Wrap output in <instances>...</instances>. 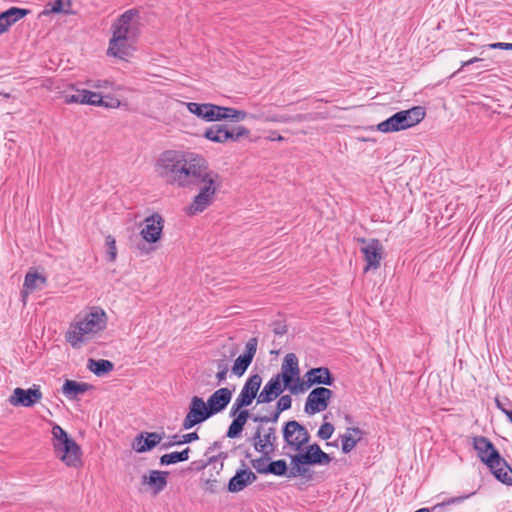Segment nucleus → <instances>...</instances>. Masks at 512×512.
<instances>
[{"label":"nucleus","mask_w":512,"mask_h":512,"mask_svg":"<svg viewBox=\"0 0 512 512\" xmlns=\"http://www.w3.org/2000/svg\"><path fill=\"white\" fill-rule=\"evenodd\" d=\"M140 26L138 10L129 9L120 15L111 26L112 37L109 40L107 55L128 61L136 51Z\"/></svg>","instance_id":"f257e3e1"},{"label":"nucleus","mask_w":512,"mask_h":512,"mask_svg":"<svg viewBox=\"0 0 512 512\" xmlns=\"http://www.w3.org/2000/svg\"><path fill=\"white\" fill-rule=\"evenodd\" d=\"M222 185V176L217 171L211 169L208 164L192 186V188L197 189V194H195L191 203L187 206L186 214L194 216L210 207L216 200L217 193L221 190Z\"/></svg>","instance_id":"f03ea898"},{"label":"nucleus","mask_w":512,"mask_h":512,"mask_svg":"<svg viewBox=\"0 0 512 512\" xmlns=\"http://www.w3.org/2000/svg\"><path fill=\"white\" fill-rule=\"evenodd\" d=\"M106 314L102 309L94 308L81 320L72 323L66 332V340L73 348L81 344L106 327Z\"/></svg>","instance_id":"7ed1b4c3"},{"label":"nucleus","mask_w":512,"mask_h":512,"mask_svg":"<svg viewBox=\"0 0 512 512\" xmlns=\"http://www.w3.org/2000/svg\"><path fill=\"white\" fill-rule=\"evenodd\" d=\"M473 447L477 451L480 460L492 470L498 480L506 484H512V469L488 438L484 436L474 437Z\"/></svg>","instance_id":"20e7f679"},{"label":"nucleus","mask_w":512,"mask_h":512,"mask_svg":"<svg viewBox=\"0 0 512 512\" xmlns=\"http://www.w3.org/2000/svg\"><path fill=\"white\" fill-rule=\"evenodd\" d=\"M291 469L288 478L306 477L309 473L308 465H328L332 458L324 452L317 443L306 445L301 452L290 455Z\"/></svg>","instance_id":"39448f33"},{"label":"nucleus","mask_w":512,"mask_h":512,"mask_svg":"<svg viewBox=\"0 0 512 512\" xmlns=\"http://www.w3.org/2000/svg\"><path fill=\"white\" fill-rule=\"evenodd\" d=\"M188 153L189 152L179 150H167L163 152L155 164L157 175L165 183L175 187Z\"/></svg>","instance_id":"423d86ee"},{"label":"nucleus","mask_w":512,"mask_h":512,"mask_svg":"<svg viewBox=\"0 0 512 512\" xmlns=\"http://www.w3.org/2000/svg\"><path fill=\"white\" fill-rule=\"evenodd\" d=\"M426 115L425 109L415 106L402 110L377 125V130L382 133L398 132L411 128L420 123Z\"/></svg>","instance_id":"0eeeda50"},{"label":"nucleus","mask_w":512,"mask_h":512,"mask_svg":"<svg viewBox=\"0 0 512 512\" xmlns=\"http://www.w3.org/2000/svg\"><path fill=\"white\" fill-rule=\"evenodd\" d=\"M207 165L208 161L202 155L189 152L175 187L192 189Z\"/></svg>","instance_id":"6e6552de"},{"label":"nucleus","mask_w":512,"mask_h":512,"mask_svg":"<svg viewBox=\"0 0 512 512\" xmlns=\"http://www.w3.org/2000/svg\"><path fill=\"white\" fill-rule=\"evenodd\" d=\"M250 131L244 126H232L228 124H216L207 128L204 137L215 143L237 142L243 137L249 136Z\"/></svg>","instance_id":"1a4fd4ad"},{"label":"nucleus","mask_w":512,"mask_h":512,"mask_svg":"<svg viewBox=\"0 0 512 512\" xmlns=\"http://www.w3.org/2000/svg\"><path fill=\"white\" fill-rule=\"evenodd\" d=\"M286 446L293 452H301L310 441L308 430L296 420L286 422L282 429Z\"/></svg>","instance_id":"9d476101"},{"label":"nucleus","mask_w":512,"mask_h":512,"mask_svg":"<svg viewBox=\"0 0 512 512\" xmlns=\"http://www.w3.org/2000/svg\"><path fill=\"white\" fill-rule=\"evenodd\" d=\"M275 376L279 377L284 387L292 394H300V391L294 389L299 383H303V380L300 378L298 358L294 353L286 354L281 365V372Z\"/></svg>","instance_id":"9b49d317"},{"label":"nucleus","mask_w":512,"mask_h":512,"mask_svg":"<svg viewBox=\"0 0 512 512\" xmlns=\"http://www.w3.org/2000/svg\"><path fill=\"white\" fill-rule=\"evenodd\" d=\"M53 447L56 456L68 467L78 468L82 465L81 448L73 439L53 442Z\"/></svg>","instance_id":"f8f14e48"},{"label":"nucleus","mask_w":512,"mask_h":512,"mask_svg":"<svg viewBox=\"0 0 512 512\" xmlns=\"http://www.w3.org/2000/svg\"><path fill=\"white\" fill-rule=\"evenodd\" d=\"M246 118L247 113L243 110L207 103L204 121L216 122L222 120H230L231 122H240Z\"/></svg>","instance_id":"ddd939ff"},{"label":"nucleus","mask_w":512,"mask_h":512,"mask_svg":"<svg viewBox=\"0 0 512 512\" xmlns=\"http://www.w3.org/2000/svg\"><path fill=\"white\" fill-rule=\"evenodd\" d=\"M253 446L257 452L262 453L265 456L270 455L275 451L276 448V428L258 426L251 438Z\"/></svg>","instance_id":"4468645a"},{"label":"nucleus","mask_w":512,"mask_h":512,"mask_svg":"<svg viewBox=\"0 0 512 512\" xmlns=\"http://www.w3.org/2000/svg\"><path fill=\"white\" fill-rule=\"evenodd\" d=\"M211 417L204 400L199 396H193L189 404V411L182 422L184 430L191 429L197 424L203 423Z\"/></svg>","instance_id":"2eb2a0df"},{"label":"nucleus","mask_w":512,"mask_h":512,"mask_svg":"<svg viewBox=\"0 0 512 512\" xmlns=\"http://www.w3.org/2000/svg\"><path fill=\"white\" fill-rule=\"evenodd\" d=\"M333 396L332 390L326 387L314 388L307 396L304 411L308 415H314L327 409Z\"/></svg>","instance_id":"dca6fc26"},{"label":"nucleus","mask_w":512,"mask_h":512,"mask_svg":"<svg viewBox=\"0 0 512 512\" xmlns=\"http://www.w3.org/2000/svg\"><path fill=\"white\" fill-rule=\"evenodd\" d=\"M359 241L364 244V246L360 249L366 261L364 272H368L369 270H377L380 267L382 260V244L377 239H371L367 241L364 238H361Z\"/></svg>","instance_id":"f3484780"},{"label":"nucleus","mask_w":512,"mask_h":512,"mask_svg":"<svg viewBox=\"0 0 512 512\" xmlns=\"http://www.w3.org/2000/svg\"><path fill=\"white\" fill-rule=\"evenodd\" d=\"M305 378L306 380H303V383H299L298 386L294 387V389L300 391V393H304L315 384L330 386L334 382L333 376L331 375L329 369L326 367L310 369L308 372H306Z\"/></svg>","instance_id":"a211bd4d"},{"label":"nucleus","mask_w":512,"mask_h":512,"mask_svg":"<svg viewBox=\"0 0 512 512\" xmlns=\"http://www.w3.org/2000/svg\"><path fill=\"white\" fill-rule=\"evenodd\" d=\"M42 399V392L39 386L34 385L29 389L15 388L9 397V403L12 406L32 407Z\"/></svg>","instance_id":"6ab92c4d"},{"label":"nucleus","mask_w":512,"mask_h":512,"mask_svg":"<svg viewBox=\"0 0 512 512\" xmlns=\"http://www.w3.org/2000/svg\"><path fill=\"white\" fill-rule=\"evenodd\" d=\"M163 227V217L158 213H154L145 218L144 227L142 228L140 235L146 242L155 243L161 239Z\"/></svg>","instance_id":"aec40b11"},{"label":"nucleus","mask_w":512,"mask_h":512,"mask_svg":"<svg viewBox=\"0 0 512 512\" xmlns=\"http://www.w3.org/2000/svg\"><path fill=\"white\" fill-rule=\"evenodd\" d=\"M257 345L258 340L255 337L250 338L247 341L244 353L236 358L232 366L231 370L234 375L238 377L244 375V373L246 372V370L253 361V358L257 351Z\"/></svg>","instance_id":"412c9836"},{"label":"nucleus","mask_w":512,"mask_h":512,"mask_svg":"<svg viewBox=\"0 0 512 512\" xmlns=\"http://www.w3.org/2000/svg\"><path fill=\"white\" fill-rule=\"evenodd\" d=\"M261 384L262 377L259 374L250 375L237 396L238 401L250 406L253 400L258 396Z\"/></svg>","instance_id":"4be33fe9"},{"label":"nucleus","mask_w":512,"mask_h":512,"mask_svg":"<svg viewBox=\"0 0 512 512\" xmlns=\"http://www.w3.org/2000/svg\"><path fill=\"white\" fill-rule=\"evenodd\" d=\"M232 398V391L229 388L223 387L216 390L207 400L206 406L211 416L223 411L230 403Z\"/></svg>","instance_id":"5701e85b"},{"label":"nucleus","mask_w":512,"mask_h":512,"mask_svg":"<svg viewBox=\"0 0 512 512\" xmlns=\"http://www.w3.org/2000/svg\"><path fill=\"white\" fill-rule=\"evenodd\" d=\"M285 387L279 377L273 376L257 396V404L270 403L279 397Z\"/></svg>","instance_id":"b1692460"},{"label":"nucleus","mask_w":512,"mask_h":512,"mask_svg":"<svg viewBox=\"0 0 512 512\" xmlns=\"http://www.w3.org/2000/svg\"><path fill=\"white\" fill-rule=\"evenodd\" d=\"M163 436L157 432H141L133 442V449L138 453L152 450L162 441Z\"/></svg>","instance_id":"393cba45"},{"label":"nucleus","mask_w":512,"mask_h":512,"mask_svg":"<svg viewBox=\"0 0 512 512\" xmlns=\"http://www.w3.org/2000/svg\"><path fill=\"white\" fill-rule=\"evenodd\" d=\"M47 283V277L34 269H30L24 278L21 295L23 300L32 292L42 289Z\"/></svg>","instance_id":"a878e982"},{"label":"nucleus","mask_w":512,"mask_h":512,"mask_svg":"<svg viewBox=\"0 0 512 512\" xmlns=\"http://www.w3.org/2000/svg\"><path fill=\"white\" fill-rule=\"evenodd\" d=\"M168 475L167 471L151 470L149 475L142 476V484L149 486L154 494H158L167 486Z\"/></svg>","instance_id":"bb28decb"},{"label":"nucleus","mask_w":512,"mask_h":512,"mask_svg":"<svg viewBox=\"0 0 512 512\" xmlns=\"http://www.w3.org/2000/svg\"><path fill=\"white\" fill-rule=\"evenodd\" d=\"M256 475L249 469H243L236 472L228 483V491L236 493L242 491L245 487L256 481Z\"/></svg>","instance_id":"cd10ccee"},{"label":"nucleus","mask_w":512,"mask_h":512,"mask_svg":"<svg viewBox=\"0 0 512 512\" xmlns=\"http://www.w3.org/2000/svg\"><path fill=\"white\" fill-rule=\"evenodd\" d=\"M343 453L351 452L363 438V431L358 427L347 428V433L340 436Z\"/></svg>","instance_id":"c85d7f7f"},{"label":"nucleus","mask_w":512,"mask_h":512,"mask_svg":"<svg viewBox=\"0 0 512 512\" xmlns=\"http://www.w3.org/2000/svg\"><path fill=\"white\" fill-rule=\"evenodd\" d=\"M251 417L248 410L240 412L231 422L226 432V436L230 439L239 437L244 429L245 424Z\"/></svg>","instance_id":"c756f323"},{"label":"nucleus","mask_w":512,"mask_h":512,"mask_svg":"<svg viewBox=\"0 0 512 512\" xmlns=\"http://www.w3.org/2000/svg\"><path fill=\"white\" fill-rule=\"evenodd\" d=\"M90 387L88 383L66 380L62 386V392L68 399L75 400L78 395L84 394Z\"/></svg>","instance_id":"7c9ffc66"},{"label":"nucleus","mask_w":512,"mask_h":512,"mask_svg":"<svg viewBox=\"0 0 512 512\" xmlns=\"http://www.w3.org/2000/svg\"><path fill=\"white\" fill-rule=\"evenodd\" d=\"M87 368L92 371L97 376H103L106 373H109L113 370L114 364L105 359H89Z\"/></svg>","instance_id":"2f4dec72"},{"label":"nucleus","mask_w":512,"mask_h":512,"mask_svg":"<svg viewBox=\"0 0 512 512\" xmlns=\"http://www.w3.org/2000/svg\"><path fill=\"white\" fill-rule=\"evenodd\" d=\"M190 448L187 447L183 451L180 452H172L169 454H164L160 457L161 465H170L178 462L187 461L189 459Z\"/></svg>","instance_id":"473e14b6"},{"label":"nucleus","mask_w":512,"mask_h":512,"mask_svg":"<svg viewBox=\"0 0 512 512\" xmlns=\"http://www.w3.org/2000/svg\"><path fill=\"white\" fill-rule=\"evenodd\" d=\"M85 96L80 100V104L114 107V104H106L100 93L92 92L90 90L84 91Z\"/></svg>","instance_id":"72a5a7b5"},{"label":"nucleus","mask_w":512,"mask_h":512,"mask_svg":"<svg viewBox=\"0 0 512 512\" xmlns=\"http://www.w3.org/2000/svg\"><path fill=\"white\" fill-rule=\"evenodd\" d=\"M267 474H272L275 476H287L289 474L287 463L285 460H276L272 461L267 465Z\"/></svg>","instance_id":"f704fd0d"},{"label":"nucleus","mask_w":512,"mask_h":512,"mask_svg":"<svg viewBox=\"0 0 512 512\" xmlns=\"http://www.w3.org/2000/svg\"><path fill=\"white\" fill-rule=\"evenodd\" d=\"M307 119V115L297 114L295 116L290 115H272L266 118L267 121L271 122H280V123H288V122H301Z\"/></svg>","instance_id":"c9c22d12"},{"label":"nucleus","mask_w":512,"mask_h":512,"mask_svg":"<svg viewBox=\"0 0 512 512\" xmlns=\"http://www.w3.org/2000/svg\"><path fill=\"white\" fill-rule=\"evenodd\" d=\"M4 13L8 14V17L6 18V20L8 22V26L10 27L12 24H14L18 20L22 19L28 13V11L26 9L11 7L10 9L6 10Z\"/></svg>","instance_id":"e433bc0d"},{"label":"nucleus","mask_w":512,"mask_h":512,"mask_svg":"<svg viewBox=\"0 0 512 512\" xmlns=\"http://www.w3.org/2000/svg\"><path fill=\"white\" fill-rule=\"evenodd\" d=\"M185 106L190 113L196 115L198 118L202 120L205 119L207 103L187 102L185 103Z\"/></svg>","instance_id":"4c0bfd02"},{"label":"nucleus","mask_w":512,"mask_h":512,"mask_svg":"<svg viewBox=\"0 0 512 512\" xmlns=\"http://www.w3.org/2000/svg\"><path fill=\"white\" fill-rule=\"evenodd\" d=\"M281 413H282V411H280V410H278V408H276L275 411L272 412L270 415H263V416L253 415L251 418H252L253 422H256V423H269V422L277 423Z\"/></svg>","instance_id":"58836bf2"},{"label":"nucleus","mask_w":512,"mask_h":512,"mask_svg":"<svg viewBox=\"0 0 512 512\" xmlns=\"http://www.w3.org/2000/svg\"><path fill=\"white\" fill-rule=\"evenodd\" d=\"M105 243L107 246V256L108 260L110 262H114L117 257V247H116V240L112 235H108L105 238Z\"/></svg>","instance_id":"ea45409f"},{"label":"nucleus","mask_w":512,"mask_h":512,"mask_svg":"<svg viewBox=\"0 0 512 512\" xmlns=\"http://www.w3.org/2000/svg\"><path fill=\"white\" fill-rule=\"evenodd\" d=\"M220 488V482L216 477H209L204 480L203 489L205 492H208L210 494H214L218 492Z\"/></svg>","instance_id":"a19ab883"},{"label":"nucleus","mask_w":512,"mask_h":512,"mask_svg":"<svg viewBox=\"0 0 512 512\" xmlns=\"http://www.w3.org/2000/svg\"><path fill=\"white\" fill-rule=\"evenodd\" d=\"M333 432H334V426L329 422H324L320 426V428L317 432V436L322 440H328L329 438H331Z\"/></svg>","instance_id":"79ce46f5"},{"label":"nucleus","mask_w":512,"mask_h":512,"mask_svg":"<svg viewBox=\"0 0 512 512\" xmlns=\"http://www.w3.org/2000/svg\"><path fill=\"white\" fill-rule=\"evenodd\" d=\"M269 459L268 456H263L257 459H254L251 461L252 467L259 473V474H267V460Z\"/></svg>","instance_id":"37998d69"},{"label":"nucleus","mask_w":512,"mask_h":512,"mask_svg":"<svg viewBox=\"0 0 512 512\" xmlns=\"http://www.w3.org/2000/svg\"><path fill=\"white\" fill-rule=\"evenodd\" d=\"M52 435L54 442H64L65 440H70L71 438L68 436L66 431L62 429L59 425L55 424L52 427Z\"/></svg>","instance_id":"c03bdc74"},{"label":"nucleus","mask_w":512,"mask_h":512,"mask_svg":"<svg viewBox=\"0 0 512 512\" xmlns=\"http://www.w3.org/2000/svg\"><path fill=\"white\" fill-rule=\"evenodd\" d=\"M291 406H292V398L290 395H282L276 403V408H278V410H280L282 412L290 409Z\"/></svg>","instance_id":"a18cd8bd"},{"label":"nucleus","mask_w":512,"mask_h":512,"mask_svg":"<svg viewBox=\"0 0 512 512\" xmlns=\"http://www.w3.org/2000/svg\"><path fill=\"white\" fill-rule=\"evenodd\" d=\"M84 91H86L85 89H82V90H76V94H72V95H65L64 96V102L66 104H72V103H79L80 104V100L82 98H84L85 96V93Z\"/></svg>","instance_id":"49530a36"},{"label":"nucleus","mask_w":512,"mask_h":512,"mask_svg":"<svg viewBox=\"0 0 512 512\" xmlns=\"http://www.w3.org/2000/svg\"><path fill=\"white\" fill-rule=\"evenodd\" d=\"M246 407H248V406L245 405L244 403H241L236 398L235 401L232 404V407L230 409V413L229 414H230L231 417L235 418L240 412L246 410L245 409Z\"/></svg>","instance_id":"de8ad7c7"},{"label":"nucleus","mask_w":512,"mask_h":512,"mask_svg":"<svg viewBox=\"0 0 512 512\" xmlns=\"http://www.w3.org/2000/svg\"><path fill=\"white\" fill-rule=\"evenodd\" d=\"M198 439H199V435L197 434V432H191V433H187V434L180 436V439L175 440V443L186 444V443H191L193 441H196Z\"/></svg>","instance_id":"09e8293b"},{"label":"nucleus","mask_w":512,"mask_h":512,"mask_svg":"<svg viewBox=\"0 0 512 512\" xmlns=\"http://www.w3.org/2000/svg\"><path fill=\"white\" fill-rule=\"evenodd\" d=\"M88 84L93 87V88H97V89H101V88H111L113 83L110 82L109 80H97V81H89Z\"/></svg>","instance_id":"8fccbe9b"},{"label":"nucleus","mask_w":512,"mask_h":512,"mask_svg":"<svg viewBox=\"0 0 512 512\" xmlns=\"http://www.w3.org/2000/svg\"><path fill=\"white\" fill-rule=\"evenodd\" d=\"M8 17L7 13L0 14V35L4 34L8 31L9 26L6 18Z\"/></svg>","instance_id":"3c124183"},{"label":"nucleus","mask_w":512,"mask_h":512,"mask_svg":"<svg viewBox=\"0 0 512 512\" xmlns=\"http://www.w3.org/2000/svg\"><path fill=\"white\" fill-rule=\"evenodd\" d=\"M489 49L512 50V43L497 42L487 45Z\"/></svg>","instance_id":"603ef678"},{"label":"nucleus","mask_w":512,"mask_h":512,"mask_svg":"<svg viewBox=\"0 0 512 512\" xmlns=\"http://www.w3.org/2000/svg\"><path fill=\"white\" fill-rule=\"evenodd\" d=\"M179 439H180V436H178V435H173V436L171 437V440H170L169 442H167V443H163V444H162L161 448H162V449H168V448H170V447H172V446H174V445H178L177 443H175V440H179Z\"/></svg>","instance_id":"864d4df0"},{"label":"nucleus","mask_w":512,"mask_h":512,"mask_svg":"<svg viewBox=\"0 0 512 512\" xmlns=\"http://www.w3.org/2000/svg\"><path fill=\"white\" fill-rule=\"evenodd\" d=\"M477 62H484V59L478 58V57L471 58V59L463 62L461 68H464L466 66H469V65L477 63Z\"/></svg>","instance_id":"5fc2aeb1"},{"label":"nucleus","mask_w":512,"mask_h":512,"mask_svg":"<svg viewBox=\"0 0 512 512\" xmlns=\"http://www.w3.org/2000/svg\"><path fill=\"white\" fill-rule=\"evenodd\" d=\"M51 11L52 12H56V13H59V12L63 11L61 0H56L55 1V3L53 4V6L51 8Z\"/></svg>","instance_id":"6e6d98bb"},{"label":"nucleus","mask_w":512,"mask_h":512,"mask_svg":"<svg viewBox=\"0 0 512 512\" xmlns=\"http://www.w3.org/2000/svg\"><path fill=\"white\" fill-rule=\"evenodd\" d=\"M217 369L218 371H224V372H228V363L224 360H221V361H218L217 362Z\"/></svg>","instance_id":"4d7b16f0"},{"label":"nucleus","mask_w":512,"mask_h":512,"mask_svg":"<svg viewBox=\"0 0 512 512\" xmlns=\"http://www.w3.org/2000/svg\"><path fill=\"white\" fill-rule=\"evenodd\" d=\"M226 377H227V372L218 371L216 373V378L218 380V384H221L222 382H224L226 380Z\"/></svg>","instance_id":"13d9d810"},{"label":"nucleus","mask_w":512,"mask_h":512,"mask_svg":"<svg viewBox=\"0 0 512 512\" xmlns=\"http://www.w3.org/2000/svg\"><path fill=\"white\" fill-rule=\"evenodd\" d=\"M270 141H283L284 137L278 134L277 132H271L269 136Z\"/></svg>","instance_id":"bf43d9fd"},{"label":"nucleus","mask_w":512,"mask_h":512,"mask_svg":"<svg viewBox=\"0 0 512 512\" xmlns=\"http://www.w3.org/2000/svg\"><path fill=\"white\" fill-rule=\"evenodd\" d=\"M106 104H114L115 106L113 108H116L120 105V101L117 99L111 98L110 101H105Z\"/></svg>","instance_id":"052dcab7"},{"label":"nucleus","mask_w":512,"mask_h":512,"mask_svg":"<svg viewBox=\"0 0 512 512\" xmlns=\"http://www.w3.org/2000/svg\"><path fill=\"white\" fill-rule=\"evenodd\" d=\"M503 413L507 416L509 421L512 423V410H503Z\"/></svg>","instance_id":"680f3d73"},{"label":"nucleus","mask_w":512,"mask_h":512,"mask_svg":"<svg viewBox=\"0 0 512 512\" xmlns=\"http://www.w3.org/2000/svg\"><path fill=\"white\" fill-rule=\"evenodd\" d=\"M496 406H497V408H499L502 412H503V410H507V409L503 406V404H502L498 399H496Z\"/></svg>","instance_id":"e2e57ef3"},{"label":"nucleus","mask_w":512,"mask_h":512,"mask_svg":"<svg viewBox=\"0 0 512 512\" xmlns=\"http://www.w3.org/2000/svg\"><path fill=\"white\" fill-rule=\"evenodd\" d=\"M275 333H276V334H282L283 332H282V331H280V328H277V330H275Z\"/></svg>","instance_id":"0e129e2a"},{"label":"nucleus","mask_w":512,"mask_h":512,"mask_svg":"<svg viewBox=\"0 0 512 512\" xmlns=\"http://www.w3.org/2000/svg\"><path fill=\"white\" fill-rule=\"evenodd\" d=\"M275 333H276V334H282L283 332H282V331H280V328H277V330H275Z\"/></svg>","instance_id":"69168bd1"},{"label":"nucleus","mask_w":512,"mask_h":512,"mask_svg":"<svg viewBox=\"0 0 512 512\" xmlns=\"http://www.w3.org/2000/svg\"><path fill=\"white\" fill-rule=\"evenodd\" d=\"M350 416L349 415H346V420L350 422Z\"/></svg>","instance_id":"338daca9"},{"label":"nucleus","mask_w":512,"mask_h":512,"mask_svg":"<svg viewBox=\"0 0 512 512\" xmlns=\"http://www.w3.org/2000/svg\"><path fill=\"white\" fill-rule=\"evenodd\" d=\"M488 66H489L488 64H484V65H482L481 67H483V68H487Z\"/></svg>","instance_id":"774afa93"}]
</instances>
